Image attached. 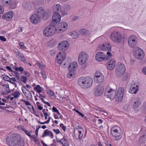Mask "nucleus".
<instances>
[{
    "label": "nucleus",
    "mask_w": 146,
    "mask_h": 146,
    "mask_svg": "<svg viewBox=\"0 0 146 146\" xmlns=\"http://www.w3.org/2000/svg\"><path fill=\"white\" fill-rule=\"evenodd\" d=\"M80 33L84 36L87 35L89 34V31L85 29H81L79 31Z\"/></svg>",
    "instance_id": "obj_30"
},
{
    "label": "nucleus",
    "mask_w": 146,
    "mask_h": 146,
    "mask_svg": "<svg viewBox=\"0 0 146 146\" xmlns=\"http://www.w3.org/2000/svg\"><path fill=\"white\" fill-rule=\"evenodd\" d=\"M138 141L141 143H144L146 141V136L145 135H143L140 137L138 139Z\"/></svg>",
    "instance_id": "obj_29"
},
{
    "label": "nucleus",
    "mask_w": 146,
    "mask_h": 146,
    "mask_svg": "<svg viewBox=\"0 0 146 146\" xmlns=\"http://www.w3.org/2000/svg\"><path fill=\"white\" fill-rule=\"evenodd\" d=\"M45 15V9L42 7L37 8L35 10L34 14L31 16L30 20L33 24H36L41 19L43 18Z\"/></svg>",
    "instance_id": "obj_1"
},
{
    "label": "nucleus",
    "mask_w": 146,
    "mask_h": 146,
    "mask_svg": "<svg viewBox=\"0 0 146 146\" xmlns=\"http://www.w3.org/2000/svg\"><path fill=\"white\" fill-rule=\"evenodd\" d=\"M53 130L56 134L60 133V131L58 129H54Z\"/></svg>",
    "instance_id": "obj_61"
},
{
    "label": "nucleus",
    "mask_w": 146,
    "mask_h": 146,
    "mask_svg": "<svg viewBox=\"0 0 146 146\" xmlns=\"http://www.w3.org/2000/svg\"><path fill=\"white\" fill-rule=\"evenodd\" d=\"M104 90V88L102 85H98L96 86L93 90L94 95L96 96H99L103 93Z\"/></svg>",
    "instance_id": "obj_12"
},
{
    "label": "nucleus",
    "mask_w": 146,
    "mask_h": 146,
    "mask_svg": "<svg viewBox=\"0 0 146 146\" xmlns=\"http://www.w3.org/2000/svg\"><path fill=\"white\" fill-rule=\"evenodd\" d=\"M17 57L19 60L23 61H24L25 60V57L21 53L18 52V54H17Z\"/></svg>",
    "instance_id": "obj_31"
},
{
    "label": "nucleus",
    "mask_w": 146,
    "mask_h": 146,
    "mask_svg": "<svg viewBox=\"0 0 146 146\" xmlns=\"http://www.w3.org/2000/svg\"><path fill=\"white\" fill-rule=\"evenodd\" d=\"M24 8L26 10H30L31 8V5L30 3L24 2L23 3Z\"/></svg>",
    "instance_id": "obj_28"
},
{
    "label": "nucleus",
    "mask_w": 146,
    "mask_h": 146,
    "mask_svg": "<svg viewBox=\"0 0 146 146\" xmlns=\"http://www.w3.org/2000/svg\"><path fill=\"white\" fill-rule=\"evenodd\" d=\"M11 0H2V4L4 6L8 5L10 3Z\"/></svg>",
    "instance_id": "obj_35"
},
{
    "label": "nucleus",
    "mask_w": 146,
    "mask_h": 146,
    "mask_svg": "<svg viewBox=\"0 0 146 146\" xmlns=\"http://www.w3.org/2000/svg\"><path fill=\"white\" fill-rule=\"evenodd\" d=\"M96 59L99 62L103 60H107L109 59V57H106V56L103 52H99L97 53L95 56Z\"/></svg>",
    "instance_id": "obj_15"
},
{
    "label": "nucleus",
    "mask_w": 146,
    "mask_h": 146,
    "mask_svg": "<svg viewBox=\"0 0 146 146\" xmlns=\"http://www.w3.org/2000/svg\"><path fill=\"white\" fill-rule=\"evenodd\" d=\"M111 133L116 141L120 140L122 137L123 133L121 129L117 126L113 127L111 129Z\"/></svg>",
    "instance_id": "obj_4"
},
{
    "label": "nucleus",
    "mask_w": 146,
    "mask_h": 146,
    "mask_svg": "<svg viewBox=\"0 0 146 146\" xmlns=\"http://www.w3.org/2000/svg\"><path fill=\"white\" fill-rule=\"evenodd\" d=\"M60 127H61V128L64 131H65L66 129V127L65 126H64V125L63 124L61 123L60 124Z\"/></svg>",
    "instance_id": "obj_54"
},
{
    "label": "nucleus",
    "mask_w": 146,
    "mask_h": 146,
    "mask_svg": "<svg viewBox=\"0 0 146 146\" xmlns=\"http://www.w3.org/2000/svg\"><path fill=\"white\" fill-rule=\"evenodd\" d=\"M24 144L23 140L21 138L20 136L16 144H15L13 143V145H15L14 146H23Z\"/></svg>",
    "instance_id": "obj_27"
},
{
    "label": "nucleus",
    "mask_w": 146,
    "mask_h": 146,
    "mask_svg": "<svg viewBox=\"0 0 146 146\" xmlns=\"http://www.w3.org/2000/svg\"><path fill=\"white\" fill-rule=\"evenodd\" d=\"M6 68L7 69L9 70H10L12 72L14 71H13V70H12L11 68L9 66H6Z\"/></svg>",
    "instance_id": "obj_62"
},
{
    "label": "nucleus",
    "mask_w": 146,
    "mask_h": 146,
    "mask_svg": "<svg viewBox=\"0 0 146 146\" xmlns=\"http://www.w3.org/2000/svg\"><path fill=\"white\" fill-rule=\"evenodd\" d=\"M54 27H52L50 25L47 27H46V36L49 37L52 36L54 33L53 29Z\"/></svg>",
    "instance_id": "obj_21"
},
{
    "label": "nucleus",
    "mask_w": 146,
    "mask_h": 146,
    "mask_svg": "<svg viewBox=\"0 0 146 146\" xmlns=\"http://www.w3.org/2000/svg\"><path fill=\"white\" fill-rule=\"evenodd\" d=\"M88 54L84 52H80L78 55V62L80 65L84 64L88 59Z\"/></svg>",
    "instance_id": "obj_8"
},
{
    "label": "nucleus",
    "mask_w": 146,
    "mask_h": 146,
    "mask_svg": "<svg viewBox=\"0 0 146 146\" xmlns=\"http://www.w3.org/2000/svg\"><path fill=\"white\" fill-rule=\"evenodd\" d=\"M105 144L107 146H112L111 144L109 143L108 141H106L105 142Z\"/></svg>",
    "instance_id": "obj_64"
},
{
    "label": "nucleus",
    "mask_w": 146,
    "mask_h": 146,
    "mask_svg": "<svg viewBox=\"0 0 146 146\" xmlns=\"http://www.w3.org/2000/svg\"><path fill=\"white\" fill-rule=\"evenodd\" d=\"M115 65V60L114 59H111L110 61L108 62L107 64V67L109 70H112L114 68Z\"/></svg>",
    "instance_id": "obj_20"
},
{
    "label": "nucleus",
    "mask_w": 146,
    "mask_h": 146,
    "mask_svg": "<svg viewBox=\"0 0 146 146\" xmlns=\"http://www.w3.org/2000/svg\"><path fill=\"white\" fill-rule=\"evenodd\" d=\"M64 8L65 10L67 11L70 9V6L69 5H65Z\"/></svg>",
    "instance_id": "obj_56"
},
{
    "label": "nucleus",
    "mask_w": 146,
    "mask_h": 146,
    "mask_svg": "<svg viewBox=\"0 0 146 146\" xmlns=\"http://www.w3.org/2000/svg\"><path fill=\"white\" fill-rule=\"evenodd\" d=\"M21 101L25 103V105L26 106H32V110H33V112H32V111H31V112L32 113H34L35 111H34V109H33V107L31 106V104L29 103V102L26 101H25V100H22V99L21 100Z\"/></svg>",
    "instance_id": "obj_39"
},
{
    "label": "nucleus",
    "mask_w": 146,
    "mask_h": 146,
    "mask_svg": "<svg viewBox=\"0 0 146 146\" xmlns=\"http://www.w3.org/2000/svg\"><path fill=\"white\" fill-rule=\"evenodd\" d=\"M46 91L47 92V94L49 97L52 99H55L56 96L55 95L54 92L48 88L46 86Z\"/></svg>",
    "instance_id": "obj_24"
},
{
    "label": "nucleus",
    "mask_w": 146,
    "mask_h": 146,
    "mask_svg": "<svg viewBox=\"0 0 146 146\" xmlns=\"http://www.w3.org/2000/svg\"><path fill=\"white\" fill-rule=\"evenodd\" d=\"M13 74V75L15 76L16 78H17V79L18 80L19 79V76L20 74L19 73H18L17 72H15V71H13V72H12Z\"/></svg>",
    "instance_id": "obj_46"
},
{
    "label": "nucleus",
    "mask_w": 146,
    "mask_h": 146,
    "mask_svg": "<svg viewBox=\"0 0 146 146\" xmlns=\"http://www.w3.org/2000/svg\"><path fill=\"white\" fill-rule=\"evenodd\" d=\"M22 91L23 93L25 95V96L28 99H30L31 98L32 96V94H31V95H29L28 93H27L26 92H24L23 89H22Z\"/></svg>",
    "instance_id": "obj_48"
},
{
    "label": "nucleus",
    "mask_w": 146,
    "mask_h": 146,
    "mask_svg": "<svg viewBox=\"0 0 146 146\" xmlns=\"http://www.w3.org/2000/svg\"><path fill=\"white\" fill-rule=\"evenodd\" d=\"M46 136H50L52 138H53L54 137L51 131L47 130H46Z\"/></svg>",
    "instance_id": "obj_43"
},
{
    "label": "nucleus",
    "mask_w": 146,
    "mask_h": 146,
    "mask_svg": "<svg viewBox=\"0 0 146 146\" xmlns=\"http://www.w3.org/2000/svg\"><path fill=\"white\" fill-rule=\"evenodd\" d=\"M13 12L12 11H10L3 15L2 18L7 21H9L13 17Z\"/></svg>",
    "instance_id": "obj_19"
},
{
    "label": "nucleus",
    "mask_w": 146,
    "mask_h": 146,
    "mask_svg": "<svg viewBox=\"0 0 146 146\" xmlns=\"http://www.w3.org/2000/svg\"><path fill=\"white\" fill-rule=\"evenodd\" d=\"M66 56L65 52L61 51L59 52L56 57V61L58 63L60 64L64 60Z\"/></svg>",
    "instance_id": "obj_16"
},
{
    "label": "nucleus",
    "mask_w": 146,
    "mask_h": 146,
    "mask_svg": "<svg viewBox=\"0 0 146 146\" xmlns=\"http://www.w3.org/2000/svg\"><path fill=\"white\" fill-rule=\"evenodd\" d=\"M60 20L61 16L58 13L54 12L52 17V20L50 22V25L52 27H54Z\"/></svg>",
    "instance_id": "obj_5"
},
{
    "label": "nucleus",
    "mask_w": 146,
    "mask_h": 146,
    "mask_svg": "<svg viewBox=\"0 0 146 146\" xmlns=\"http://www.w3.org/2000/svg\"><path fill=\"white\" fill-rule=\"evenodd\" d=\"M133 54L136 58L140 60L143 59L145 56L143 50L139 47L136 48Z\"/></svg>",
    "instance_id": "obj_9"
},
{
    "label": "nucleus",
    "mask_w": 146,
    "mask_h": 146,
    "mask_svg": "<svg viewBox=\"0 0 146 146\" xmlns=\"http://www.w3.org/2000/svg\"><path fill=\"white\" fill-rule=\"evenodd\" d=\"M68 47V42L67 41H62L59 43L58 46V49L60 50H66Z\"/></svg>",
    "instance_id": "obj_18"
},
{
    "label": "nucleus",
    "mask_w": 146,
    "mask_h": 146,
    "mask_svg": "<svg viewBox=\"0 0 146 146\" xmlns=\"http://www.w3.org/2000/svg\"><path fill=\"white\" fill-rule=\"evenodd\" d=\"M61 8L60 5L59 4H57L56 5H54L53 6V10L54 13L56 12L58 13L60 11Z\"/></svg>",
    "instance_id": "obj_26"
},
{
    "label": "nucleus",
    "mask_w": 146,
    "mask_h": 146,
    "mask_svg": "<svg viewBox=\"0 0 146 146\" xmlns=\"http://www.w3.org/2000/svg\"><path fill=\"white\" fill-rule=\"evenodd\" d=\"M142 71L143 73L146 75V67H144L143 68Z\"/></svg>",
    "instance_id": "obj_63"
},
{
    "label": "nucleus",
    "mask_w": 146,
    "mask_h": 146,
    "mask_svg": "<svg viewBox=\"0 0 146 146\" xmlns=\"http://www.w3.org/2000/svg\"><path fill=\"white\" fill-rule=\"evenodd\" d=\"M10 3V6L11 9H14L16 7L17 4L15 2L12 1Z\"/></svg>",
    "instance_id": "obj_40"
},
{
    "label": "nucleus",
    "mask_w": 146,
    "mask_h": 146,
    "mask_svg": "<svg viewBox=\"0 0 146 146\" xmlns=\"http://www.w3.org/2000/svg\"><path fill=\"white\" fill-rule=\"evenodd\" d=\"M4 11V9L2 6L0 5V14H2Z\"/></svg>",
    "instance_id": "obj_60"
},
{
    "label": "nucleus",
    "mask_w": 146,
    "mask_h": 146,
    "mask_svg": "<svg viewBox=\"0 0 146 146\" xmlns=\"http://www.w3.org/2000/svg\"><path fill=\"white\" fill-rule=\"evenodd\" d=\"M142 110L144 111H146V103L144 104L142 107Z\"/></svg>",
    "instance_id": "obj_53"
},
{
    "label": "nucleus",
    "mask_w": 146,
    "mask_h": 146,
    "mask_svg": "<svg viewBox=\"0 0 146 146\" xmlns=\"http://www.w3.org/2000/svg\"><path fill=\"white\" fill-rule=\"evenodd\" d=\"M23 131L25 132V134H27L30 138L35 139H36L34 135H31L30 132L27 130L25 129Z\"/></svg>",
    "instance_id": "obj_37"
},
{
    "label": "nucleus",
    "mask_w": 146,
    "mask_h": 146,
    "mask_svg": "<svg viewBox=\"0 0 146 146\" xmlns=\"http://www.w3.org/2000/svg\"><path fill=\"white\" fill-rule=\"evenodd\" d=\"M138 87V86L137 85L136 87H133L132 88H131L129 90V92L132 94H136L139 90Z\"/></svg>",
    "instance_id": "obj_25"
},
{
    "label": "nucleus",
    "mask_w": 146,
    "mask_h": 146,
    "mask_svg": "<svg viewBox=\"0 0 146 146\" xmlns=\"http://www.w3.org/2000/svg\"><path fill=\"white\" fill-rule=\"evenodd\" d=\"M124 92V89L123 87H120L118 89L117 93L118 94H121V95L123 96Z\"/></svg>",
    "instance_id": "obj_32"
},
{
    "label": "nucleus",
    "mask_w": 146,
    "mask_h": 146,
    "mask_svg": "<svg viewBox=\"0 0 146 146\" xmlns=\"http://www.w3.org/2000/svg\"><path fill=\"white\" fill-rule=\"evenodd\" d=\"M101 49L103 51H110L111 50V46L110 43H106L103 44L100 47Z\"/></svg>",
    "instance_id": "obj_22"
},
{
    "label": "nucleus",
    "mask_w": 146,
    "mask_h": 146,
    "mask_svg": "<svg viewBox=\"0 0 146 146\" xmlns=\"http://www.w3.org/2000/svg\"><path fill=\"white\" fill-rule=\"evenodd\" d=\"M93 79L90 76L82 77L78 80V85L83 88H88L92 85Z\"/></svg>",
    "instance_id": "obj_2"
},
{
    "label": "nucleus",
    "mask_w": 146,
    "mask_h": 146,
    "mask_svg": "<svg viewBox=\"0 0 146 146\" xmlns=\"http://www.w3.org/2000/svg\"><path fill=\"white\" fill-rule=\"evenodd\" d=\"M78 66V64L76 62H73L69 66L68 70L69 71H73L74 72L77 68Z\"/></svg>",
    "instance_id": "obj_23"
},
{
    "label": "nucleus",
    "mask_w": 146,
    "mask_h": 146,
    "mask_svg": "<svg viewBox=\"0 0 146 146\" xmlns=\"http://www.w3.org/2000/svg\"><path fill=\"white\" fill-rule=\"evenodd\" d=\"M141 99L138 98H136L133 101L132 103L133 108L135 110L138 108L141 105Z\"/></svg>",
    "instance_id": "obj_17"
},
{
    "label": "nucleus",
    "mask_w": 146,
    "mask_h": 146,
    "mask_svg": "<svg viewBox=\"0 0 146 146\" xmlns=\"http://www.w3.org/2000/svg\"><path fill=\"white\" fill-rule=\"evenodd\" d=\"M19 46L20 47V48L22 49H24L26 48V46H25L23 42H21L19 44Z\"/></svg>",
    "instance_id": "obj_47"
},
{
    "label": "nucleus",
    "mask_w": 146,
    "mask_h": 146,
    "mask_svg": "<svg viewBox=\"0 0 146 146\" xmlns=\"http://www.w3.org/2000/svg\"><path fill=\"white\" fill-rule=\"evenodd\" d=\"M15 70L17 71H18L19 70L21 72H23V71L24 69L22 67H16Z\"/></svg>",
    "instance_id": "obj_51"
},
{
    "label": "nucleus",
    "mask_w": 146,
    "mask_h": 146,
    "mask_svg": "<svg viewBox=\"0 0 146 146\" xmlns=\"http://www.w3.org/2000/svg\"><path fill=\"white\" fill-rule=\"evenodd\" d=\"M69 35L73 38H76L78 36V35L77 32L75 31H73L72 32L70 33Z\"/></svg>",
    "instance_id": "obj_36"
},
{
    "label": "nucleus",
    "mask_w": 146,
    "mask_h": 146,
    "mask_svg": "<svg viewBox=\"0 0 146 146\" xmlns=\"http://www.w3.org/2000/svg\"><path fill=\"white\" fill-rule=\"evenodd\" d=\"M62 144L63 146H66L68 145L66 139L64 138L62 139Z\"/></svg>",
    "instance_id": "obj_41"
},
{
    "label": "nucleus",
    "mask_w": 146,
    "mask_h": 146,
    "mask_svg": "<svg viewBox=\"0 0 146 146\" xmlns=\"http://www.w3.org/2000/svg\"><path fill=\"white\" fill-rule=\"evenodd\" d=\"M23 31L22 28L19 27L18 29L16 30V34H18L19 33L22 32Z\"/></svg>",
    "instance_id": "obj_49"
},
{
    "label": "nucleus",
    "mask_w": 146,
    "mask_h": 146,
    "mask_svg": "<svg viewBox=\"0 0 146 146\" xmlns=\"http://www.w3.org/2000/svg\"><path fill=\"white\" fill-rule=\"evenodd\" d=\"M68 24L64 22L58 23L55 27V30L58 32L62 33L64 32L67 29Z\"/></svg>",
    "instance_id": "obj_7"
},
{
    "label": "nucleus",
    "mask_w": 146,
    "mask_h": 146,
    "mask_svg": "<svg viewBox=\"0 0 146 146\" xmlns=\"http://www.w3.org/2000/svg\"><path fill=\"white\" fill-rule=\"evenodd\" d=\"M74 72L73 71H69V72L67 74V77L70 78L74 75Z\"/></svg>",
    "instance_id": "obj_45"
},
{
    "label": "nucleus",
    "mask_w": 146,
    "mask_h": 146,
    "mask_svg": "<svg viewBox=\"0 0 146 146\" xmlns=\"http://www.w3.org/2000/svg\"><path fill=\"white\" fill-rule=\"evenodd\" d=\"M40 127H41V126L40 125H39V126L37 125L36 126V129L35 131V133H36L35 134L36 135H38V130L39 128H40Z\"/></svg>",
    "instance_id": "obj_55"
},
{
    "label": "nucleus",
    "mask_w": 146,
    "mask_h": 146,
    "mask_svg": "<svg viewBox=\"0 0 146 146\" xmlns=\"http://www.w3.org/2000/svg\"><path fill=\"white\" fill-rule=\"evenodd\" d=\"M39 94V97L40 98L41 101H42L44 103L46 104V102L44 101L43 99L45 97V94L43 93L41 94H40V93Z\"/></svg>",
    "instance_id": "obj_38"
},
{
    "label": "nucleus",
    "mask_w": 146,
    "mask_h": 146,
    "mask_svg": "<svg viewBox=\"0 0 146 146\" xmlns=\"http://www.w3.org/2000/svg\"><path fill=\"white\" fill-rule=\"evenodd\" d=\"M116 93V91L113 90L110 88H108L106 89L105 93V96L111 100H113L115 96Z\"/></svg>",
    "instance_id": "obj_10"
},
{
    "label": "nucleus",
    "mask_w": 146,
    "mask_h": 146,
    "mask_svg": "<svg viewBox=\"0 0 146 146\" xmlns=\"http://www.w3.org/2000/svg\"><path fill=\"white\" fill-rule=\"evenodd\" d=\"M137 38L134 35L130 36L129 38L128 42L129 46L131 48L134 47L137 42Z\"/></svg>",
    "instance_id": "obj_14"
},
{
    "label": "nucleus",
    "mask_w": 146,
    "mask_h": 146,
    "mask_svg": "<svg viewBox=\"0 0 146 146\" xmlns=\"http://www.w3.org/2000/svg\"><path fill=\"white\" fill-rule=\"evenodd\" d=\"M84 134V130L80 126H77L74 129V136L75 137H78L79 139H82Z\"/></svg>",
    "instance_id": "obj_11"
},
{
    "label": "nucleus",
    "mask_w": 146,
    "mask_h": 146,
    "mask_svg": "<svg viewBox=\"0 0 146 146\" xmlns=\"http://www.w3.org/2000/svg\"><path fill=\"white\" fill-rule=\"evenodd\" d=\"M107 54L108 55V56H106V57H109V59L112 56V54L109 51H108L107 52Z\"/></svg>",
    "instance_id": "obj_57"
},
{
    "label": "nucleus",
    "mask_w": 146,
    "mask_h": 146,
    "mask_svg": "<svg viewBox=\"0 0 146 146\" xmlns=\"http://www.w3.org/2000/svg\"><path fill=\"white\" fill-rule=\"evenodd\" d=\"M34 90L36 91L37 92L41 93L42 91V88L39 85H37L35 87Z\"/></svg>",
    "instance_id": "obj_34"
},
{
    "label": "nucleus",
    "mask_w": 146,
    "mask_h": 146,
    "mask_svg": "<svg viewBox=\"0 0 146 146\" xmlns=\"http://www.w3.org/2000/svg\"><path fill=\"white\" fill-rule=\"evenodd\" d=\"M70 62L69 63L68 62H65L63 65L62 66L63 68H65L66 67H68V66L70 63Z\"/></svg>",
    "instance_id": "obj_58"
},
{
    "label": "nucleus",
    "mask_w": 146,
    "mask_h": 146,
    "mask_svg": "<svg viewBox=\"0 0 146 146\" xmlns=\"http://www.w3.org/2000/svg\"><path fill=\"white\" fill-rule=\"evenodd\" d=\"M20 80L22 81L25 83H26L27 81V78L23 76H21Z\"/></svg>",
    "instance_id": "obj_44"
},
{
    "label": "nucleus",
    "mask_w": 146,
    "mask_h": 146,
    "mask_svg": "<svg viewBox=\"0 0 146 146\" xmlns=\"http://www.w3.org/2000/svg\"><path fill=\"white\" fill-rule=\"evenodd\" d=\"M0 40L2 41L5 42L6 41V39L3 36H0Z\"/></svg>",
    "instance_id": "obj_59"
},
{
    "label": "nucleus",
    "mask_w": 146,
    "mask_h": 146,
    "mask_svg": "<svg viewBox=\"0 0 146 146\" xmlns=\"http://www.w3.org/2000/svg\"><path fill=\"white\" fill-rule=\"evenodd\" d=\"M94 79L95 82L99 83L103 81L104 76L100 71H98L96 72Z\"/></svg>",
    "instance_id": "obj_13"
},
{
    "label": "nucleus",
    "mask_w": 146,
    "mask_h": 146,
    "mask_svg": "<svg viewBox=\"0 0 146 146\" xmlns=\"http://www.w3.org/2000/svg\"><path fill=\"white\" fill-rule=\"evenodd\" d=\"M110 38L113 42L117 43H122L124 40V35L120 32L115 31L111 33Z\"/></svg>",
    "instance_id": "obj_3"
},
{
    "label": "nucleus",
    "mask_w": 146,
    "mask_h": 146,
    "mask_svg": "<svg viewBox=\"0 0 146 146\" xmlns=\"http://www.w3.org/2000/svg\"><path fill=\"white\" fill-rule=\"evenodd\" d=\"M123 96L121 95V94H118L117 93V95L115 96V100L116 101L118 102H120L122 99Z\"/></svg>",
    "instance_id": "obj_33"
},
{
    "label": "nucleus",
    "mask_w": 146,
    "mask_h": 146,
    "mask_svg": "<svg viewBox=\"0 0 146 146\" xmlns=\"http://www.w3.org/2000/svg\"><path fill=\"white\" fill-rule=\"evenodd\" d=\"M23 74L26 76L27 77H29L30 76V74L27 72L26 71H24L22 72Z\"/></svg>",
    "instance_id": "obj_52"
},
{
    "label": "nucleus",
    "mask_w": 146,
    "mask_h": 146,
    "mask_svg": "<svg viewBox=\"0 0 146 146\" xmlns=\"http://www.w3.org/2000/svg\"><path fill=\"white\" fill-rule=\"evenodd\" d=\"M20 94V93L19 92H16L12 93V95L14 96V98H17L19 96Z\"/></svg>",
    "instance_id": "obj_42"
},
{
    "label": "nucleus",
    "mask_w": 146,
    "mask_h": 146,
    "mask_svg": "<svg viewBox=\"0 0 146 146\" xmlns=\"http://www.w3.org/2000/svg\"><path fill=\"white\" fill-rule=\"evenodd\" d=\"M17 128L19 130H21L23 131H24L25 129L24 128V126L22 125L18 126H17Z\"/></svg>",
    "instance_id": "obj_50"
},
{
    "label": "nucleus",
    "mask_w": 146,
    "mask_h": 146,
    "mask_svg": "<svg viewBox=\"0 0 146 146\" xmlns=\"http://www.w3.org/2000/svg\"><path fill=\"white\" fill-rule=\"evenodd\" d=\"M125 70V68L123 63H118L116 69V73L119 77L123 75Z\"/></svg>",
    "instance_id": "obj_6"
}]
</instances>
